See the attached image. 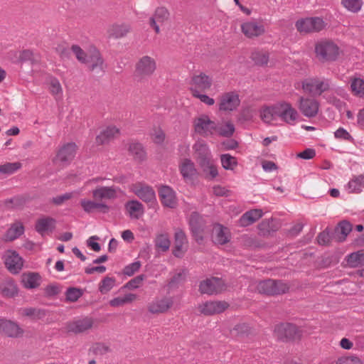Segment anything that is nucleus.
I'll return each mask as SVG.
<instances>
[{"instance_id": "1", "label": "nucleus", "mask_w": 364, "mask_h": 364, "mask_svg": "<svg viewBox=\"0 0 364 364\" xmlns=\"http://www.w3.org/2000/svg\"><path fill=\"white\" fill-rule=\"evenodd\" d=\"M315 54L321 63L334 62L338 58L340 48L331 41H320L315 45Z\"/></svg>"}, {"instance_id": "2", "label": "nucleus", "mask_w": 364, "mask_h": 364, "mask_svg": "<svg viewBox=\"0 0 364 364\" xmlns=\"http://www.w3.org/2000/svg\"><path fill=\"white\" fill-rule=\"evenodd\" d=\"M274 333L277 339L282 341L300 339L302 336L301 330L291 323H281L276 325Z\"/></svg>"}, {"instance_id": "3", "label": "nucleus", "mask_w": 364, "mask_h": 364, "mask_svg": "<svg viewBox=\"0 0 364 364\" xmlns=\"http://www.w3.org/2000/svg\"><path fill=\"white\" fill-rule=\"evenodd\" d=\"M289 286L281 280L267 279L260 282L257 285V290L260 294L267 295H279L289 291Z\"/></svg>"}, {"instance_id": "4", "label": "nucleus", "mask_w": 364, "mask_h": 364, "mask_svg": "<svg viewBox=\"0 0 364 364\" xmlns=\"http://www.w3.org/2000/svg\"><path fill=\"white\" fill-rule=\"evenodd\" d=\"M295 26L300 33H310L321 31L325 28L326 23L321 18L310 17L297 20Z\"/></svg>"}, {"instance_id": "5", "label": "nucleus", "mask_w": 364, "mask_h": 364, "mask_svg": "<svg viewBox=\"0 0 364 364\" xmlns=\"http://www.w3.org/2000/svg\"><path fill=\"white\" fill-rule=\"evenodd\" d=\"M193 125L195 132L203 136L213 135L217 129V124L204 114L196 117Z\"/></svg>"}, {"instance_id": "6", "label": "nucleus", "mask_w": 364, "mask_h": 364, "mask_svg": "<svg viewBox=\"0 0 364 364\" xmlns=\"http://www.w3.org/2000/svg\"><path fill=\"white\" fill-rule=\"evenodd\" d=\"M190 91L192 95L208 90L213 85V79L204 73L193 74L191 77Z\"/></svg>"}, {"instance_id": "7", "label": "nucleus", "mask_w": 364, "mask_h": 364, "mask_svg": "<svg viewBox=\"0 0 364 364\" xmlns=\"http://www.w3.org/2000/svg\"><path fill=\"white\" fill-rule=\"evenodd\" d=\"M77 146L75 142H68L63 144L53 159V163H60L63 166L69 165L75 157Z\"/></svg>"}, {"instance_id": "8", "label": "nucleus", "mask_w": 364, "mask_h": 364, "mask_svg": "<svg viewBox=\"0 0 364 364\" xmlns=\"http://www.w3.org/2000/svg\"><path fill=\"white\" fill-rule=\"evenodd\" d=\"M226 285L221 278L212 277L200 282L199 291L208 295L218 294L225 291Z\"/></svg>"}, {"instance_id": "9", "label": "nucleus", "mask_w": 364, "mask_h": 364, "mask_svg": "<svg viewBox=\"0 0 364 364\" xmlns=\"http://www.w3.org/2000/svg\"><path fill=\"white\" fill-rule=\"evenodd\" d=\"M156 65L155 60L148 55L143 56L135 65L134 76L142 80L153 74Z\"/></svg>"}, {"instance_id": "10", "label": "nucleus", "mask_w": 364, "mask_h": 364, "mask_svg": "<svg viewBox=\"0 0 364 364\" xmlns=\"http://www.w3.org/2000/svg\"><path fill=\"white\" fill-rule=\"evenodd\" d=\"M132 190L137 197L148 203L149 207H153L156 205V194L151 186L142 183H137L133 184Z\"/></svg>"}, {"instance_id": "11", "label": "nucleus", "mask_w": 364, "mask_h": 364, "mask_svg": "<svg viewBox=\"0 0 364 364\" xmlns=\"http://www.w3.org/2000/svg\"><path fill=\"white\" fill-rule=\"evenodd\" d=\"M240 105L239 95L236 92H228L220 97L218 109L223 112H232L236 110Z\"/></svg>"}, {"instance_id": "12", "label": "nucleus", "mask_w": 364, "mask_h": 364, "mask_svg": "<svg viewBox=\"0 0 364 364\" xmlns=\"http://www.w3.org/2000/svg\"><path fill=\"white\" fill-rule=\"evenodd\" d=\"M329 83L328 80L321 81L318 78L309 79L303 82V90L313 95H321L325 91L329 89Z\"/></svg>"}, {"instance_id": "13", "label": "nucleus", "mask_w": 364, "mask_h": 364, "mask_svg": "<svg viewBox=\"0 0 364 364\" xmlns=\"http://www.w3.org/2000/svg\"><path fill=\"white\" fill-rule=\"evenodd\" d=\"M229 304L225 301H209L198 306L199 311L205 316H212L224 312Z\"/></svg>"}, {"instance_id": "14", "label": "nucleus", "mask_w": 364, "mask_h": 364, "mask_svg": "<svg viewBox=\"0 0 364 364\" xmlns=\"http://www.w3.org/2000/svg\"><path fill=\"white\" fill-rule=\"evenodd\" d=\"M85 64L90 71H94L96 69H100L103 71L104 59L98 49L95 47H92L87 52V55L82 62Z\"/></svg>"}, {"instance_id": "15", "label": "nucleus", "mask_w": 364, "mask_h": 364, "mask_svg": "<svg viewBox=\"0 0 364 364\" xmlns=\"http://www.w3.org/2000/svg\"><path fill=\"white\" fill-rule=\"evenodd\" d=\"M0 333L9 338H19L24 331L18 323L6 318H0Z\"/></svg>"}, {"instance_id": "16", "label": "nucleus", "mask_w": 364, "mask_h": 364, "mask_svg": "<svg viewBox=\"0 0 364 364\" xmlns=\"http://www.w3.org/2000/svg\"><path fill=\"white\" fill-rule=\"evenodd\" d=\"M277 109L278 117L289 124H294L299 116L297 111L288 102L277 104Z\"/></svg>"}, {"instance_id": "17", "label": "nucleus", "mask_w": 364, "mask_h": 364, "mask_svg": "<svg viewBox=\"0 0 364 364\" xmlns=\"http://www.w3.org/2000/svg\"><path fill=\"white\" fill-rule=\"evenodd\" d=\"M189 226L193 237L198 243L203 240V220L197 212H193L189 219Z\"/></svg>"}, {"instance_id": "18", "label": "nucleus", "mask_w": 364, "mask_h": 364, "mask_svg": "<svg viewBox=\"0 0 364 364\" xmlns=\"http://www.w3.org/2000/svg\"><path fill=\"white\" fill-rule=\"evenodd\" d=\"M4 264L11 274H17L22 269L23 261L16 251L9 250V255L5 257Z\"/></svg>"}, {"instance_id": "19", "label": "nucleus", "mask_w": 364, "mask_h": 364, "mask_svg": "<svg viewBox=\"0 0 364 364\" xmlns=\"http://www.w3.org/2000/svg\"><path fill=\"white\" fill-rule=\"evenodd\" d=\"M231 234L229 229L221 224L215 223L213 228L212 240L217 245H225L230 242Z\"/></svg>"}, {"instance_id": "20", "label": "nucleus", "mask_w": 364, "mask_h": 364, "mask_svg": "<svg viewBox=\"0 0 364 364\" xmlns=\"http://www.w3.org/2000/svg\"><path fill=\"white\" fill-rule=\"evenodd\" d=\"M319 102L310 98H300L299 109L308 118L314 117L318 112Z\"/></svg>"}, {"instance_id": "21", "label": "nucleus", "mask_w": 364, "mask_h": 364, "mask_svg": "<svg viewBox=\"0 0 364 364\" xmlns=\"http://www.w3.org/2000/svg\"><path fill=\"white\" fill-rule=\"evenodd\" d=\"M241 31L247 38H253L263 35L265 33V28L256 21H247L241 25Z\"/></svg>"}, {"instance_id": "22", "label": "nucleus", "mask_w": 364, "mask_h": 364, "mask_svg": "<svg viewBox=\"0 0 364 364\" xmlns=\"http://www.w3.org/2000/svg\"><path fill=\"white\" fill-rule=\"evenodd\" d=\"M161 203L166 208H176L178 200L175 191L168 186H161Z\"/></svg>"}, {"instance_id": "23", "label": "nucleus", "mask_w": 364, "mask_h": 364, "mask_svg": "<svg viewBox=\"0 0 364 364\" xmlns=\"http://www.w3.org/2000/svg\"><path fill=\"white\" fill-rule=\"evenodd\" d=\"M93 326V320L92 318L85 317L81 319H77L70 322L67 326L68 332L75 333H80L90 329Z\"/></svg>"}, {"instance_id": "24", "label": "nucleus", "mask_w": 364, "mask_h": 364, "mask_svg": "<svg viewBox=\"0 0 364 364\" xmlns=\"http://www.w3.org/2000/svg\"><path fill=\"white\" fill-rule=\"evenodd\" d=\"M124 208L131 219L138 220L144 213L143 204L137 200H131L124 204Z\"/></svg>"}, {"instance_id": "25", "label": "nucleus", "mask_w": 364, "mask_h": 364, "mask_svg": "<svg viewBox=\"0 0 364 364\" xmlns=\"http://www.w3.org/2000/svg\"><path fill=\"white\" fill-rule=\"evenodd\" d=\"M80 205L84 211L88 213L99 212L102 213H109L110 208L104 203H97L89 200H81Z\"/></svg>"}, {"instance_id": "26", "label": "nucleus", "mask_w": 364, "mask_h": 364, "mask_svg": "<svg viewBox=\"0 0 364 364\" xmlns=\"http://www.w3.org/2000/svg\"><path fill=\"white\" fill-rule=\"evenodd\" d=\"M0 292L2 296L5 298H14L17 296L18 288L14 279L9 277L0 283Z\"/></svg>"}, {"instance_id": "27", "label": "nucleus", "mask_w": 364, "mask_h": 364, "mask_svg": "<svg viewBox=\"0 0 364 364\" xmlns=\"http://www.w3.org/2000/svg\"><path fill=\"white\" fill-rule=\"evenodd\" d=\"M263 216V212L261 209H252L245 212L239 219L240 225L247 227L255 223Z\"/></svg>"}, {"instance_id": "28", "label": "nucleus", "mask_w": 364, "mask_h": 364, "mask_svg": "<svg viewBox=\"0 0 364 364\" xmlns=\"http://www.w3.org/2000/svg\"><path fill=\"white\" fill-rule=\"evenodd\" d=\"M56 220L51 217L44 216L38 219L35 224V230L43 235L47 231L52 232L55 228Z\"/></svg>"}, {"instance_id": "29", "label": "nucleus", "mask_w": 364, "mask_h": 364, "mask_svg": "<svg viewBox=\"0 0 364 364\" xmlns=\"http://www.w3.org/2000/svg\"><path fill=\"white\" fill-rule=\"evenodd\" d=\"M196 154L197 155V161L199 165L207 166L210 161V152L208 146L205 144L199 143L194 146Z\"/></svg>"}, {"instance_id": "30", "label": "nucleus", "mask_w": 364, "mask_h": 364, "mask_svg": "<svg viewBox=\"0 0 364 364\" xmlns=\"http://www.w3.org/2000/svg\"><path fill=\"white\" fill-rule=\"evenodd\" d=\"M278 229V223L273 218L264 219L258 225L259 234L263 237L269 236L271 232H276Z\"/></svg>"}, {"instance_id": "31", "label": "nucleus", "mask_w": 364, "mask_h": 364, "mask_svg": "<svg viewBox=\"0 0 364 364\" xmlns=\"http://www.w3.org/2000/svg\"><path fill=\"white\" fill-rule=\"evenodd\" d=\"M48 314V310L41 308L26 307L21 309L22 316L34 321L43 319Z\"/></svg>"}, {"instance_id": "32", "label": "nucleus", "mask_w": 364, "mask_h": 364, "mask_svg": "<svg viewBox=\"0 0 364 364\" xmlns=\"http://www.w3.org/2000/svg\"><path fill=\"white\" fill-rule=\"evenodd\" d=\"M24 233V226L21 222H16L6 230L4 235L6 241H13Z\"/></svg>"}, {"instance_id": "33", "label": "nucleus", "mask_w": 364, "mask_h": 364, "mask_svg": "<svg viewBox=\"0 0 364 364\" xmlns=\"http://www.w3.org/2000/svg\"><path fill=\"white\" fill-rule=\"evenodd\" d=\"M119 132V129L116 127H107L105 130L100 132L96 136V144L97 145H103L108 143L114 135Z\"/></svg>"}, {"instance_id": "34", "label": "nucleus", "mask_w": 364, "mask_h": 364, "mask_svg": "<svg viewBox=\"0 0 364 364\" xmlns=\"http://www.w3.org/2000/svg\"><path fill=\"white\" fill-rule=\"evenodd\" d=\"M131 26L127 23L113 24L109 30L110 37L121 38L127 36L131 31Z\"/></svg>"}, {"instance_id": "35", "label": "nucleus", "mask_w": 364, "mask_h": 364, "mask_svg": "<svg viewBox=\"0 0 364 364\" xmlns=\"http://www.w3.org/2000/svg\"><path fill=\"white\" fill-rule=\"evenodd\" d=\"M351 230L352 225L350 222L346 220L340 222L334 230V234L337 236L336 240L338 242L344 241Z\"/></svg>"}, {"instance_id": "36", "label": "nucleus", "mask_w": 364, "mask_h": 364, "mask_svg": "<svg viewBox=\"0 0 364 364\" xmlns=\"http://www.w3.org/2000/svg\"><path fill=\"white\" fill-rule=\"evenodd\" d=\"M95 199H113L116 198V190L113 186H101L92 191Z\"/></svg>"}, {"instance_id": "37", "label": "nucleus", "mask_w": 364, "mask_h": 364, "mask_svg": "<svg viewBox=\"0 0 364 364\" xmlns=\"http://www.w3.org/2000/svg\"><path fill=\"white\" fill-rule=\"evenodd\" d=\"M41 277L38 272H29L23 274L22 282L26 289H36L41 284Z\"/></svg>"}, {"instance_id": "38", "label": "nucleus", "mask_w": 364, "mask_h": 364, "mask_svg": "<svg viewBox=\"0 0 364 364\" xmlns=\"http://www.w3.org/2000/svg\"><path fill=\"white\" fill-rule=\"evenodd\" d=\"M346 261L350 267L355 268L364 264V250L349 254Z\"/></svg>"}, {"instance_id": "39", "label": "nucleus", "mask_w": 364, "mask_h": 364, "mask_svg": "<svg viewBox=\"0 0 364 364\" xmlns=\"http://www.w3.org/2000/svg\"><path fill=\"white\" fill-rule=\"evenodd\" d=\"M350 90L353 95L364 97V80L360 77H350Z\"/></svg>"}, {"instance_id": "40", "label": "nucleus", "mask_w": 364, "mask_h": 364, "mask_svg": "<svg viewBox=\"0 0 364 364\" xmlns=\"http://www.w3.org/2000/svg\"><path fill=\"white\" fill-rule=\"evenodd\" d=\"M180 171L184 178H191L196 173L194 164L188 159L183 160L180 166Z\"/></svg>"}, {"instance_id": "41", "label": "nucleus", "mask_w": 364, "mask_h": 364, "mask_svg": "<svg viewBox=\"0 0 364 364\" xmlns=\"http://www.w3.org/2000/svg\"><path fill=\"white\" fill-rule=\"evenodd\" d=\"M129 152L136 160L143 161L146 158V152L141 144L132 142L129 144Z\"/></svg>"}, {"instance_id": "42", "label": "nucleus", "mask_w": 364, "mask_h": 364, "mask_svg": "<svg viewBox=\"0 0 364 364\" xmlns=\"http://www.w3.org/2000/svg\"><path fill=\"white\" fill-rule=\"evenodd\" d=\"M364 188V176H354L348 183V188L350 193H360Z\"/></svg>"}, {"instance_id": "43", "label": "nucleus", "mask_w": 364, "mask_h": 364, "mask_svg": "<svg viewBox=\"0 0 364 364\" xmlns=\"http://www.w3.org/2000/svg\"><path fill=\"white\" fill-rule=\"evenodd\" d=\"M27 200L22 196H16L13 198L6 199L4 201V205L7 208L9 209H18L22 208Z\"/></svg>"}, {"instance_id": "44", "label": "nucleus", "mask_w": 364, "mask_h": 364, "mask_svg": "<svg viewBox=\"0 0 364 364\" xmlns=\"http://www.w3.org/2000/svg\"><path fill=\"white\" fill-rule=\"evenodd\" d=\"M277 108V104L263 109L261 112L262 119L266 123H270L272 121L276 119L278 117Z\"/></svg>"}, {"instance_id": "45", "label": "nucleus", "mask_w": 364, "mask_h": 364, "mask_svg": "<svg viewBox=\"0 0 364 364\" xmlns=\"http://www.w3.org/2000/svg\"><path fill=\"white\" fill-rule=\"evenodd\" d=\"M116 285V279L108 276L104 277L99 284L98 290L102 294L108 293Z\"/></svg>"}, {"instance_id": "46", "label": "nucleus", "mask_w": 364, "mask_h": 364, "mask_svg": "<svg viewBox=\"0 0 364 364\" xmlns=\"http://www.w3.org/2000/svg\"><path fill=\"white\" fill-rule=\"evenodd\" d=\"M84 294V291L78 287H68L65 293V301L70 302L77 301Z\"/></svg>"}, {"instance_id": "47", "label": "nucleus", "mask_w": 364, "mask_h": 364, "mask_svg": "<svg viewBox=\"0 0 364 364\" xmlns=\"http://www.w3.org/2000/svg\"><path fill=\"white\" fill-rule=\"evenodd\" d=\"M221 164L225 170H233L237 166V160L229 154L220 156Z\"/></svg>"}, {"instance_id": "48", "label": "nucleus", "mask_w": 364, "mask_h": 364, "mask_svg": "<svg viewBox=\"0 0 364 364\" xmlns=\"http://www.w3.org/2000/svg\"><path fill=\"white\" fill-rule=\"evenodd\" d=\"M251 59L255 65L264 66L268 63L269 54L267 52L254 51L251 54Z\"/></svg>"}, {"instance_id": "49", "label": "nucleus", "mask_w": 364, "mask_h": 364, "mask_svg": "<svg viewBox=\"0 0 364 364\" xmlns=\"http://www.w3.org/2000/svg\"><path fill=\"white\" fill-rule=\"evenodd\" d=\"M231 333L235 336L244 337L251 333V327L246 323H240L234 326Z\"/></svg>"}, {"instance_id": "50", "label": "nucleus", "mask_w": 364, "mask_h": 364, "mask_svg": "<svg viewBox=\"0 0 364 364\" xmlns=\"http://www.w3.org/2000/svg\"><path fill=\"white\" fill-rule=\"evenodd\" d=\"M341 4L348 11L358 13L362 8L363 0H341Z\"/></svg>"}, {"instance_id": "51", "label": "nucleus", "mask_w": 364, "mask_h": 364, "mask_svg": "<svg viewBox=\"0 0 364 364\" xmlns=\"http://www.w3.org/2000/svg\"><path fill=\"white\" fill-rule=\"evenodd\" d=\"M22 166L20 162H7L0 166V173L11 175L19 170Z\"/></svg>"}, {"instance_id": "52", "label": "nucleus", "mask_w": 364, "mask_h": 364, "mask_svg": "<svg viewBox=\"0 0 364 364\" xmlns=\"http://www.w3.org/2000/svg\"><path fill=\"white\" fill-rule=\"evenodd\" d=\"M334 238L336 240L334 232L326 228L318 235L317 241L320 245H328Z\"/></svg>"}, {"instance_id": "53", "label": "nucleus", "mask_w": 364, "mask_h": 364, "mask_svg": "<svg viewBox=\"0 0 364 364\" xmlns=\"http://www.w3.org/2000/svg\"><path fill=\"white\" fill-rule=\"evenodd\" d=\"M234 132V124L230 122H228L222 126L217 125L215 133H218L220 136L224 137H230L233 134Z\"/></svg>"}, {"instance_id": "54", "label": "nucleus", "mask_w": 364, "mask_h": 364, "mask_svg": "<svg viewBox=\"0 0 364 364\" xmlns=\"http://www.w3.org/2000/svg\"><path fill=\"white\" fill-rule=\"evenodd\" d=\"M26 62H30L32 65L36 63V60L33 57V53L32 50L26 49L23 50L20 52L19 56L16 60V63H23Z\"/></svg>"}, {"instance_id": "55", "label": "nucleus", "mask_w": 364, "mask_h": 364, "mask_svg": "<svg viewBox=\"0 0 364 364\" xmlns=\"http://www.w3.org/2000/svg\"><path fill=\"white\" fill-rule=\"evenodd\" d=\"M336 364H363V362L358 356L349 355L338 358Z\"/></svg>"}, {"instance_id": "56", "label": "nucleus", "mask_w": 364, "mask_h": 364, "mask_svg": "<svg viewBox=\"0 0 364 364\" xmlns=\"http://www.w3.org/2000/svg\"><path fill=\"white\" fill-rule=\"evenodd\" d=\"M200 167L206 174L207 178L210 179L215 178L218 174L217 167L212 164L211 161H209L207 166H201Z\"/></svg>"}, {"instance_id": "57", "label": "nucleus", "mask_w": 364, "mask_h": 364, "mask_svg": "<svg viewBox=\"0 0 364 364\" xmlns=\"http://www.w3.org/2000/svg\"><path fill=\"white\" fill-rule=\"evenodd\" d=\"M145 278L146 276L144 274H139L126 283L124 287L129 289H135L139 287Z\"/></svg>"}, {"instance_id": "58", "label": "nucleus", "mask_w": 364, "mask_h": 364, "mask_svg": "<svg viewBox=\"0 0 364 364\" xmlns=\"http://www.w3.org/2000/svg\"><path fill=\"white\" fill-rule=\"evenodd\" d=\"M141 267V262L139 261L134 262L127 266H125L123 269V274L131 277L135 272H138L139 268Z\"/></svg>"}, {"instance_id": "59", "label": "nucleus", "mask_w": 364, "mask_h": 364, "mask_svg": "<svg viewBox=\"0 0 364 364\" xmlns=\"http://www.w3.org/2000/svg\"><path fill=\"white\" fill-rule=\"evenodd\" d=\"M185 279V272L184 270L181 271L180 272L176 273L171 279L168 288L171 289L177 287V285L182 282Z\"/></svg>"}, {"instance_id": "60", "label": "nucleus", "mask_w": 364, "mask_h": 364, "mask_svg": "<svg viewBox=\"0 0 364 364\" xmlns=\"http://www.w3.org/2000/svg\"><path fill=\"white\" fill-rule=\"evenodd\" d=\"M334 136L338 139H343L350 142H353L354 140L353 136L349 134V132L343 127L338 128L334 132Z\"/></svg>"}, {"instance_id": "61", "label": "nucleus", "mask_w": 364, "mask_h": 364, "mask_svg": "<svg viewBox=\"0 0 364 364\" xmlns=\"http://www.w3.org/2000/svg\"><path fill=\"white\" fill-rule=\"evenodd\" d=\"M71 50L75 55L77 60L82 63L87 55V52L84 51L78 45H73Z\"/></svg>"}, {"instance_id": "62", "label": "nucleus", "mask_w": 364, "mask_h": 364, "mask_svg": "<svg viewBox=\"0 0 364 364\" xmlns=\"http://www.w3.org/2000/svg\"><path fill=\"white\" fill-rule=\"evenodd\" d=\"M187 242V238L185 232L181 230H178L174 235V246H183Z\"/></svg>"}, {"instance_id": "63", "label": "nucleus", "mask_w": 364, "mask_h": 364, "mask_svg": "<svg viewBox=\"0 0 364 364\" xmlns=\"http://www.w3.org/2000/svg\"><path fill=\"white\" fill-rule=\"evenodd\" d=\"M56 52L59 54L60 57L63 59L70 58L71 54V48L65 46L64 45L60 44L55 48Z\"/></svg>"}, {"instance_id": "64", "label": "nucleus", "mask_w": 364, "mask_h": 364, "mask_svg": "<svg viewBox=\"0 0 364 364\" xmlns=\"http://www.w3.org/2000/svg\"><path fill=\"white\" fill-rule=\"evenodd\" d=\"M72 197V193H65L64 194L57 196L56 197H53L51 200V202L55 205H62L65 200H69Z\"/></svg>"}]
</instances>
